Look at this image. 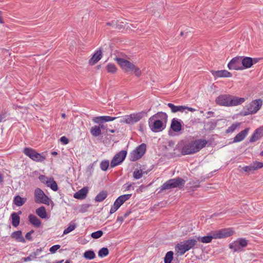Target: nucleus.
I'll list each match as a JSON object with an SVG mask.
<instances>
[{"label": "nucleus", "mask_w": 263, "mask_h": 263, "mask_svg": "<svg viewBox=\"0 0 263 263\" xmlns=\"http://www.w3.org/2000/svg\"><path fill=\"white\" fill-rule=\"evenodd\" d=\"M214 238V232L211 235H208L203 237H198L197 239H189L184 240L175 246V251L178 255H183L186 252L192 249L197 242V241L203 243H209Z\"/></svg>", "instance_id": "f257e3e1"}, {"label": "nucleus", "mask_w": 263, "mask_h": 263, "mask_svg": "<svg viewBox=\"0 0 263 263\" xmlns=\"http://www.w3.org/2000/svg\"><path fill=\"white\" fill-rule=\"evenodd\" d=\"M206 144V140L203 139H197L185 142L182 145L180 153L183 156L192 155L199 152L205 147Z\"/></svg>", "instance_id": "f03ea898"}, {"label": "nucleus", "mask_w": 263, "mask_h": 263, "mask_svg": "<svg viewBox=\"0 0 263 263\" xmlns=\"http://www.w3.org/2000/svg\"><path fill=\"white\" fill-rule=\"evenodd\" d=\"M245 101L243 98H239L230 95H221L217 97L216 103L220 106H234L243 103Z\"/></svg>", "instance_id": "7ed1b4c3"}, {"label": "nucleus", "mask_w": 263, "mask_h": 263, "mask_svg": "<svg viewBox=\"0 0 263 263\" xmlns=\"http://www.w3.org/2000/svg\"><path fill=\"white\" fill-rule=\"evenodd\" d=\"M185 181L181 178L177 177L166 181L160 187V192L173 188L181 189L184 186Z\"/></svg>", "instance_id": "20e7f679"}, {"label": "nucleus", "mask_w": 263, "mask_h": 263, "mask_svg": "<svg viewBox=\"0 0 263 263\" xmlns=\"http://www.w3.org/2000/svg\"><path fill=\"white\" fill-rule=\"evenodd\" d=\"M150 109L147 111H142L124 116L121 119L120 122L127 124H134L139 121L144 116H146L147 112Z\"/></svg>", "instance_id": "39448f33"}, {"label": "nucleus", "mask_w": 263, "mask_h": 263, "mask_svg": "<svg viewBox=\"0 0 263 263\" xmlns=\"http://www.w3.org/2000/svg\"><path fill=\"white\" fill-rule=\"evenodd\" d=\"M23 153L31 159L36 162H42L45 159V157L38 153L35 149L32 148H25L23 150Z\"/></svg>", "instance_id": "423d86ee"}, {"label": "nucleus", "mask_w": 263, "mask_h": 263, "mask_svg": "<svg viewBox=\"0 0 263 263\" xmlns=\"http://www.w3.org/2000/svg\"><path fill=\"white\" fill-rule=\"evenodd\" d=\"M34 201L36 203L49 205L50 199L45 195L42 190L36 188L34 190Z\"/></svg>", "instance_id": "0eeeda50"}, {"label": "nucleus", "mask_w": 263, "mask_h": 263, "mask_svg": "<svg viewBox=\"0 0 263 263\" xmlns=\"http://www.w3.org/2000/svg\"><path fill=\"white\" fill-rule=\"evenodd\" d=\"M248 244V241L244 238H239L230 243L229 248L234 252H241Z\"/></svg>", "instance_id": "6e6552de"}, {"label": "nucleus", "mask_w": 263, "mask_h": 263, "mask_svg": "<svg viewBox=\"0 0 263 263\" xmlns=\"http://www.w3.org/2000/svg\"><path fill=\"white\" fill-rule=\"evenodd\" d=\"M146 145L142 143L139 145L134 151L130 153V160L132 161H135L140 159L145 154Z\"/></svg>", "instance_id": "1a4fd4ad"}, {"label": "nucleus", "mask_w": 263, "mask_h": 263, "mask_svg": "<svg viewBox=\"0 0 263 263\" xmlns=\"http://www.w3.org/2000/svg\"><path fill=\"white\" fill-rule=\"evenodd\" d=\"M166 123L162 121L148 119L149 127L153 132H159L163 130L165 128Z\"/></svg>", "instance_id": "9d476101"}, {"label": "nucleus", "mask_w": 263, "mask_h": 263, "mask_svg": "<svg viewBox=\"0 0 263 263\" xmlns=\"http://www.w3.org/2000/svg\"><path fill=\"white\" fill-rule=\"evenodd\" d=\"M262 105V101L260 99H257L253 101L247 106V111L245 115L254 114L257 112Z\"/></svg>", "instance_id": "9b49d317"}, {"label": "nucleus", "mask_w": 263, "mask_h": 263, "mask_svg": "<svg viewBox=\"0 0 263 263\" xmlns=\"http://www.w3.org/2000/svg\"><path fill=\"white\" fill-rule=\"evenodd\" d=\"M116 61L120 66L121 68L126 72H132L133 71V68H135L134 64L123 58H116Z\"/></svg>", "instance_id": "f8f14e48"}, {"label": "nucleus", "mask_w": 263, "mask_h": 263, "mask_svg": "<svg viewBox=\"0 0 263 263\" xmlns=\"http://www.w3.org/2000/svg\"><path fill=\"white\" fill-rule=\"evenodd\" d=\"M127 155L126 151H121L114 157L110 162V167L113 168L119 165L125 159Z\"/></svg>", "instance_id": "ddd939ff"}, {"label": "nucleus", "mask_w": 263, "mask_h": 263, "mask_svg": "<svg viewBox=\"0 0 263 263\" xmlns=\"http://www.w3.org/2000/svg\"><path fill=\"white\" fill-rule=\"evenodd\" d=\"M228 67L230 70H243V67L241 65V57H236L233 58L228 63Z\"/></svg>", "instance_id": "4468645a"}, {"label": "nucleus", "mask_w": 263, "mask_h": 263, "mask_svg": "<svg viewBox=\"0 0 263 263\" xmlns=\"http://www.w3.org/2000/svg\"><path fill=\"white\" fill-rule=\"evenodd\" d=\"M233 231L230 229H224L214 232V238L220 239L231 236L233 234Z\"/></svg>", "instance_id": "2eb2a0df"}, {"label": "nucleus", "mask_w": 263, "mask_h": 263, "mask_svg": "<svg viewBox=\"0 0 263 263\" xmlns=\"http://www.w3.org/2000/svg\"><path fill=\"white\" fill-rule=\"evenodd\" d=\"M167 106L170 108L171 111L173 113H175L178 111L183 112L186 109L191 112H194L196 110V109L194 108L182 105L176 106L171 103H168L167 104Z\"/></svg>", "instance_id": "dca6fc26"}, {"label": "nucleus", "mask_w": 263, "mask_h": 263, "mask_svg": "<svg viewBox=\"0 0 263 263\" xmlns=\"http://www.w3.org/2000/svg\"><path fill=\"white\" fill-rule=\"evenodd\" d=\"M211 73L215 79L218 78H230L232 76V73L226 70H212Z\"/></svg>", "instance_id": "f3484780"}, {"label": "nucleus", "mask_w": 263, "mask_h": 263, "mask_svg": "<svg viewBox=\"0 0 263 263\" xmlns=\"http://www.w3.org/2000/svg\"><path fill=\"white\" fill-rule=\"evenodd\" d=\"M117 117L110 116H99L93 118L92 121L96 123H103L106 122L112 121L116 119Z\"/></svg>", "instance_id": "a211bd4d"}, {"label": "nucleus", "mask_w": 263, "mask_h": 263, "mask_svg": "<svg viewBox=\"0 0 263 263\" xmlns=\"http://www.w3.org/2000/svg\"><path fill=\"white\" fill-rule=\"evenodd\" d=\"M159 120L163 121V122H167V115L165 112L159 111L149 118V120Z\"/></svg>", "instance_id": "6ab92c4d"}, {"label": "nucleus", "mask_w": 263, "mask_h": 263, "mask_svg": "<svg viewBox=\"0 0 263 263\" xmlns=\"http://www.w3.org/2000/svg\"><path fill=\"white\" fill-rule=\"evenodd\" d=\"M249 129L246 128L239 133L234 138V142H239L242 141L248 134Z\"/></svg>", "instance_id": "aec40b11"}, {"label": "nucleus", "mask_w": 263, "mask_h": 263, "mask_svg": "<svg viewBox=\"0 0 263 263\" xmlns=\"http://www.w3.org/2000/svg\"><path fill=\"white\" fill-rule=\"evenodd\" d=\"M88 188L87 187H84L83 188L79 190L78 192L74 194L73 197L76 199H83L86 197V195L88 193Z\"/></svg>", "instance_id": "412c9836"}, {"label": "nucleus", "mask_w": 263, "mask_h": 263, "mask_svg": "<svg viewBox=\"0 0 263 263\" xmlns=\"http://www.w3.org/2000/svg\"><path fill=\"white\" fill-rule=\"evenodd\" d=\"M171 128L175 132H179L181 130V124L179 119L173 118L171 122Z\"/></svg>", "instance_id": "4be33fe9"}, {"label": "nucleus", "mask_w": 263, "mask_h": 263, "mask_svg": "<svg viewBox=\"0 0 263 263\" xmlns=\"http://www.w3.org/2000/svg\"><path fill=\"white\" fill-rule=\"evenodd\" d=\"M102 58V51L101 50H97L92 55V58L89 60V63L91 65H94L97 63Z\"/></svg>", "instance_id": "5701e85b"}, {"label": "nucleus", "mask_w": 263, "mask_h": 263, "mask_svg": "<svg viewBox=\"0 0 263 263\" xmlns=\"http://www.w3.org/2000/svg\"><path fill=\"white\" fill-rule=\"evenodd\" d=\"M21 214V211H19L18 213L13 212L11 214V218L12 219V224L13 227H16L19 225L20 222V217L18 216V214Z\"/></svg>", "instance_id": "b1692460"}, {"label": "nucleus", "mask_w": 263, "mask_h": 263, "mask_svg": "<svg viewBox=\"0 0 263 263\" xmlns=\"http://www.w3.org/2000/svg\"><path fill=\"white\" fill-rule=\"evenodd\" d=\"M132 196V194H124L120 196L115 200V202L120 207L126 201L128 200Z\"/></svg>", "instance_id": "393cba45"}, {"label": "nucleus", "mask_w": 263, "mask_h": 263, "mask_svg": "<svg viewBox=\"0 0 263 263\" xmlns=\"http://www.w3.org/2000/svg\"><path fill=\"white\" fill-rule=\"evenodd\" d=\"M241 65L244 68H249L253 65V59L250 57H241Z\"/></svg>", "instance_id": "a878e982"}, {"label": "nucleus", "mask_w": 263, "mask_h": 263, "mask_svg": "<svg viewBox=\"0 0 263 263\" xmlns=\"http://www.w3.org/2000/svg\"><path fill=\"white\" fill-rule=\"evenodd\" d=\"M28 219L30 222L35 227H39L41 224V221L33 214L29 215Z\"/></svg>", "instance_id": "bb28decb"}, {"label": "nucleus", "mask_w": 263, "mask_h": 263, "mask_svg": "<svg viewBox=\"0 0 263 263\" xmlns=\"http://www.w3.org/2000/svg\"><path fill=\"white\" fill-rule=\"evenodd\" d=\"M46 184L48 187H50V189L54 191H57L58 190L57 183L52 177L49 178Z\"/></svg>", "instance_id": "cd10ccee"}, {"label": "nucleus", "mask_w": 263, "mask_h": 263, "mask_svg": "<svg viewBox=\"0 0 263 263\" xmlns=\"http://www.w3.org/2000/svg\"><path fill=\"white\" fill-rule=\"evenodd\" d=\"M11 237L20 242H25V238L22 236V232L21 231H17L13 232L11 234Z\"/></svg>", "instance_id": "c85d7f7f"}, {"label": "nucleus", "mask_w": 263, "mask_h": 263, "mask_svg": "<svg viewBox=\"0 0 263 263\" xmlns=\"http://www.w3.org/2000/svg\"><path fill=\"white\" fill-rule=\"evenodd\" d=\"M26 201V198H23L20 196L19 195H17L14 197L13 199V203L17 206H21L23 205Z\"/></svg>", "instance_id": "c756f323"}, {"label": "nucleus", "mask_w": 263, "mask_h": 263, "mask_svg": "<svg viewBox=\"0 0 263 263\" xmlns=\"http://www.w3.org/2000/svg\"><path fill=\"white\" fill-rule=\"evenodd\" d=\"M36 214L41 218L44 219L47 217V213L44 206H42L36 210Z\"/></svg>", "instance_id": "7c9ffc66"}, {"label": "nucleus", "mask_w": 263, "mask_h": 263, "mask_svg": "<svg viewBox=\"0 0 263 263\" xmlns=\"http://www.w3.org/2000/svg\"><path fill=\"white\" fill-rule=\"evenodd\" d=\"M107 196V193L106 191H102L99 193L95 197V200L97 202L103 201Z\"/></svg>", "instance_id": "2f4dec72"}, {"label": "nucleus", "mask_w": 263, "mask_h": 263, "mask_svg": "<svg viewBox=\"0 0 263 263\" xmlns=\"http://www.w3.org/2000/svg\"><path fill=\"white\" fill-rule=\"evenodd\" d=\"M76 228V223L74 222V221H71L69 223L68 227L64 230L63 234L66 235V234L69 233L70 232H71L73 230H74Z\"/></svg>", "instance_id": "473e14b6"}, {"label": "nucleus", "mask_w": 263, "mask_h": 263, "mask_svg": "<svg viewBox=\"0 0 263 263\" xmlns=\"http://www.w3.org/2000/svg\"><path fill=\"white\" fill-rule=\"evenodd\" d=\"M39 254V252L37 250L36 252H33L31 253L28 257H23L22 258L21 260L23 262H27L29 261H31L35 258H36L37 256Z\"/></svg>", "instance_id": "72a5a7b5"}, {"label": "nucleus", "mask_w": 263, "mask_h": 263, "mask_svg": "<svg viewBox=\"0 0 263 263\" xmlns=\"http://www.w3.org/2000/svg\"><path fill=\"white\" fill-rule=\"evenodd\" d=\"M91 134L94 137H98L101 134L100 127L98 126H94L90 129Z\"/></svg>", "instance_id": "f704fd0d"}, {"label": "nucleus", "mask_w": 263, "mask_h": 263, "mask_svg": "<svg viewBox=\"0 0 263 263\" xmlns=\"http://www.w3.org/2000/svg\"><path fill=\"white\" fill-rule=\"evenodd\" d=\"M83 256L85 258L89 260L93 259L95 258L96 255L95 252L92 250H88L86 251L84 254Z\"/></svg>", "instance_id": "c9c22d12"}, {"label": "nucleus", "mask_w": 263, "mask_h": 263, "mask_svg": "<svg viewBox=\"0 0 263 263\" xmlns=\"http://www.w3.org/2000/svg\"><path fill=\"white\" fill-rule=\"evenodd\" d=\"M173 255L174 253L173 251H170L167 252L164 257V263H171L173 259Z\"/></svg>", "instance_id": "e433bc0d"}, {"label": "nucleus", "mask_w": 263, "mask_h": 263, "mask_svg": "<svg viewBox=\"0 0 263 263\" xmlns=\"http://www.w3.org/2000/svg\"><path fill=\"white\" fill-rule=\"evenodd\" d=\"M106 69L109 73H114L117 71L116 66L114 64L108 63L106 66Z\"/></svg>", "instance_id": "4c0bfd02"}, {"label": "nucleus", "mask_w": 263, "mask_h": 263, "mask_svg": "<svg viewBox=\"0 0 263 263\" xmlns=\"http://www.w3.org/2000/svg\"><path fill=\"white\" fill-rule=\"evenodd\" d=\"M108 253L109 251L107 248H102L99 250L98 255L100 257H103L107 256Z\"/></svg>", "instance_id": "58836bf2"}, {"label": "nucleus", "mask_w": 263, "mask_h": 263, "mask_svg": "<svg viewBox=\"0 0 263 263\" xmlns=\"http://www.w3.org/2000/svg\"><path fill=\"white\" fill-rule=\"evenodd\" d=\"M109 165V161L107 160H104L100 163V168L102 171H105L107 170Z\"/></svg>", "instance_id": "ea45409f"}, {"label": "nucleus", "mask_w": 263, "mask_h": 263, "mask_svg": "<svg viewBox=\"0 0 263 263\" xmlns=\"http://www.w3.org/2000/svg\"><path fill=\"white\" fill-rule=\"evenodd\" d=\"M239 125V123H233L226 130V133H230L233 132Z\"/></svg>", "instance_id": "a19ab883"}, {"label": "nucleus", "mask_w": 263, "mask_h": 263, "mask_svg": "<svg viewBox=\"0 0 263 263\" xmlns=\"http://www.w3.org/2000/svg\"><path fill=\"white\" fill-rule=\"evenodd\" d=\"M253 170H256L263 167V163L258 161H255L251 163Z\"/></svg>", "instance_id": "79ce46f5"}, {"label": "nucleus", "mask_w": 263, "mask_h": 263, "mask_svg": "<svg viewBox=\"0 0 263 263\" xmlns=\"http://www.w3.org/2000/svg\"><path fill=\"white\" fill-rule=\"evenodd\" d=\"M103 234V232L101 230H99L93 232L91 234V236L94 239H98L101 237Z\"/></svg>", "instance_id": "37998d69"}, {"label": "nucleus", "mask_w": 263, "mask_h": 263, "mask_svg": "<svg viewBox=\"0 0 263 263\" xmlns=\"http://www.w3.org/2000/svg\"><path fill=\"white\" fill-rule=\"evenodd\" d=\"M142 171L141 170H137L134 172L133 176L136 179H139L142 177Z\"/></svg>", "instance_id": "c03bdc74"}, {"label": "nucleus", "mask_w": 263, "mask_h": 263, "mask_svg": "<svg viewBox=\"0 0 263 263\" xmlns=\"http://www.w3.org/2000/svg\"><path fill=\"white\" fill-rule=\"evenodd\" d=\"M260 138H261V137L257 133H256V131L255 130L254 131L253 134L252 135L251 137L250 138V142H254L257 141L258 140H259Z\"/></svg>", "instance_id": "a18cd8bd"}, {"label": "nucleus", "mask_w": 263, "mask_h": 263, "mask_svg": "<svg viewBox=\"0 0 263 263\" xmlns=\"http://www.w3.org/2000/svg\"><path fill=\"white\" fill-rule=\"evenodd\" d=\"M7 116V114L6 111H1L0 113V122L5 121Z\"/></svg>", "instance_id": "49530a36"}, {"label": "nucleus", "mask_w": 263, "mask_h": 263, "mask_svg": "<svg viewBox=\"0 0 263 263\" xmlns=\"http://www.w3.org/2000/svg\"><path fill=\"white\" fill-rule=\"evenodd\" d=\"M61 246L59 245H55L52 246L50 249L49 251L51 253H55V252L60 248Z\"/></svg>", "instance_id": "de8ad7c7"}, {"label": "nucleus", "mask_w": 263, "mask_h": 263, "mask_svg": "<svg viewBox=\"0 0 263 263\" xmlns=\"http://www.w3.org/2000/svg\"><path fill=\"white\" fill-rule=\"evenodd\" d=\"M120 207L115 202L113 205L111 206L110 210V214H112L114 213L116 211L118 210Z\"/></svg>", "instance_id": "09e8293b"}, {"label": "nucleus", "mask_w": 263, "mask_h": 263, "mask_svg": "<svg viewBox=\"0 0 263 263\" xmlns=\"http://www.w3.org/2000/svg\"><path fill=\"white\" fill-rule=\"evenodd\" d=\"M39 180L41 181V182L46 184L49 178L45 176V175H40L39 177Z\"/></svg>", "instance_id": "8fccbe9b"}, {"label": "nucleus", "mask_w": 263, "mask_h": 263, "mask_svg": "<svg viewBox=\"0 0 263 263\" xmlns=\"http://www.w3.org/2000/svg\"><path fill=\"white\" fill-rule=\"evenodd\" d=\"M132 72H134V73L137 77L140 76L141 74V70H140V69L139 68H138L137 67H136L135 65V68H133V71Z\"/></svg>", "instance_id": "3c124183"}, {"label": "nucleus", "mask_w": 263, "mask_h": 263, "mask_svg": "<svg viewBox=\"0 0 263 263\" xmlns=\"http://www.w3.org/2000/svg\"><path fill=\"white\" fill-rule=\"evenodd\" d=\"M242 170L243 171L246 172H250L254 171L251 164L249 166H244L242 168Z\"/></svg>", "instance_id": "603ef678"}, {"label": "nucleus", "mask_w": 263, "mask_h": 263, "mask_svg": "<svg viewBox=\"0 0 263 263\" xmlns=\"http://www.w3.org/2000/svg\"><path fill=\"white\" fill-rule=\"evenodd\" d=\"M257 133L261 137H263V125L256 129Z\"/></svg>", "instance_id": "864d4df0"}, {"label": "nucleus", "mask_w": 263, "mask_h": 263, "mask_svg": "<svg viewBox=\"0 0 263 263\" xmlns=\"http://www.w3.org/2000/svg\"><path fill=\"white\" fill-rule=\"evenodd\" d=\"M60 141L63 144H67L69 142V140L65 136H63L60 138Z\"/></svg>", "instance_id": "5fc2aeb1"}, {"label": "nucleus", "mask_w": 263, "mask_h": 263, "mask_svg": "<svg viewBox=\"0 0 263 263\" xmlns=\"http://www.w3.org/2000/svg\"><path fill=\"white\" fill-rule=\"evenodd\" d=\"M189 185H191V186H190L189 187H192V190H194V189H196L197 187H198L199 186V185L198 184H192L191 182H190L189 183Z\"/></svg>", "instance_id": "6e6d98bb"}, {"label": "nucleus", "mask_w": 263, "mask_h": 263, "mask_svg": "<svg viewBox=\"0 0 263 263\" xmlns=\"http://www.w3.org/2000/svg\"><path fill=\"white\" fill-rule=\"evenodd\" d=\"M174 145H175V142L171 140V141H168V147L173 148Z\"/></svg>", "instance_id": "4d7b16f0"}, {"label": "nucleus", "mask_w": 263, "mask_h": 263, "mask_svg": "<svg viewBox=\"0 0 263 263\" xmlns=\"http://www.w3.org/2000/svg\"><path fill=\"white\" fill-rule=\"evenodd\" d=\"M25 237L27 239L29 240H32V237H31V235L30 234V233H27L26 235H25Z\"/></svg>", "instance_id": "13d9d810"}, {"label": "nucleus", "mask_w": 263, "mask_h": 263, "mask_svg": "<svg viewBox=\"0 0 263 263\" xmlns=\"http://www.w3.org/2000/svg\"><path fill=\"white\" fill-rule=\"evenodd\" d=\"M124 218L122 216L118 217L117 218V221L119 222L120 223H121L124 221Z\"/></svg>", "instance_id": "bf43d9fd"}, {"label": "nucleus", "mask_w": 263, "mask_h": 263, "mask_svg": "<svg viewBox=\"0 0 263 263\" xmlns=\"http://www.w3.org/2000/svg\"><path fill=\"white\" fill-rule=\"evenodd\" d=\"M99 127H100V129H107L106 125H105L102 123H99Z\"/></svg>", "instance_id": "052dcab7"}, {"label": "nucleus", "mask_w": 263, "mask_h": 263, "mask_svg": "<svg viewBox=\"0 0 263 263\" xmlns=\"http://www.w3.org/2000/svg\"><path fill=\"white\" fill-rule=\"evenodd\" d=\"M131 213V211H127L124 215V218H126Z\"/></svg>", "instance_id": "680f3d73"}, {"label": "nucleus", "mask_w": 263, "mask_h": 263, "mask_svg": "<svg viewBox=\"0 0 263 263\" xmlns=\"http://www.w3.org/2000/svg\"><path fill=\"white\" fill-rule=\"evenodd\" d=\"M107 24L109 26H111V25L115 26L116 25V23L115 21H112L111 23H110V22L107 23Z\"/></svg>", "instance_id": "e2e57ef3"}, {"label": "nucleus", "mask_w": 263, "mask_h": 263, "mask_svg": "<svg viewBox=\"0 0 263 263\" xmlns=\"http://www.w3.org/2000/svg\"><path fill=\"white\" fill-rule=\"evenodd\" d=\"M3 176L2 174L0 173V183H2L3 182Z\"/></svg>", "instance_id": "0e129e2a"}, {"label": "nucleus", "mask_w": 263, "mask_h": 263, "mask_svg": "<svg viewBox=\"0 0 263 263\" xmlns=\"http://www.w3.org/2000/svg\"><path fill=\"white\" fill-rule=\"evenodd\" d=\"M131 186H132V184H128L127 186L126 187V189L127 190H129V189L130 188Z\"/></svg>", "instance_id": "69168bd1"}, {"label": "nucleus", "mask_w": 263, "mask_h": 263, "mask_svg": "<svg viewBox=\"0 0 263 263\" xmlns=\"http://www.w3.org/2000/svg\"><path fill=\"white\" fill-rule=\"evenodd\" d=\"M258 62V60L257 59H253V64H255Z\"/></svg>", "instance_id": "338daca9"}, {"label": "nucleus", "mask_w": 263, "mask_h": 263, "mask_svg": "<svg viewBox=\"0 0 263 263\" xmlns=\"http://www.w3.org/2000/svg\"><path fill=\"white\" fill-rule=\"evenodd\" d=\"M63 261H64L63 260H62L60 261H57L55 262H53V263H62Z\"/></svg>", "instance_id": "774afa93"}]
</instances>
